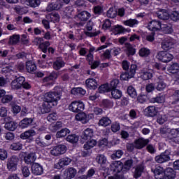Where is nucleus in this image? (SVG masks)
Wrapping results in <instances>:
<instances>
[{
	"label": "nucleus",
	"mask_w": 179,
	"mask_h": 179,
	"mask_svg": "<svg viewBox=\"0 0 179 179\" xmlns=\"http://www.w3.org/2000/svg\"><path fill=\"white\" fill-rule=\"evenodd\" d=\"M72 162V159L68 157L62 158L57 163L55 164V169L61 170V169L65 167V166H69Z\"/></svg>",
	"instance_id": "13"
},
{
	"label": "nucleus",
	"mask_w": 179,
	"mask_h": 179,
	"mask_svg": "<svg viewBox=\"0 0 179 179\" xmlns=\"http://www.w3.org/2000/svg\"><path fill=\"white\" fill-rule=\"evenodd\" d=\"M2 71L5 73L10 72V71H13V66L10 64H3L2 65Z\"/></svg>",
	"instance_id": "60"
},
{
	"label": "nucleus",
	"mask_w": 179,
	"mask_h": 179,
	"mask_svg": "<svg viewBox=\"0 0 179 179\" xmlns=\"http://www.w3.org/2000/svg\"><path fill=\"white\" fill-rule=\"evenodd\" d=\"M122 162L120 161H115L110 165V170L108 169H103L101 173L103 174L105 177H107L110 172L111 171L112 173L115 176H109L108 179H122Z\"/></svg>",
	"instance_id": "2"
},
{
	"label": "nucleus",
	"mask_w": 179,
	"mask_h": 179,
	"mask_svg": "<svg viewBox=\"0 0 179 179\" xmlns=\"http://www.w3.org/2000/svg\"><path fill=\"white\" fill-rule=\"evenodd\" d=\"M117 86H118V80H113L110 84L101 85L99 87V93H108V92H111L113 89H117Z\"/></svg>",
	"instance_id": "8"
},
{
	"label": "nucleus",
	"mask_w": 179,
	"mask_h": 179,
	"mask_svg": "<svg viewBox=\"0 0 179 179\" xmlns=\"http://www.w3.org/2000/svg\"><path fill=\"white\" fill-rule=\"evenodd\" d=\"M86 30L85 34L88 37H94L100 33L99 31L92 32V30H93V22H92V21H89L87 24Z\"/></svg>",
	"instance_id": "17"
},
{
	"label": "nucleus",
	"mask_w": 179,
	"mask_h": 179,
	"mask_svg": "<svg viewBox=\"0 0 179 179\" xmlns=\"http://www.w3.org/2000/svg\"><path fill=\"white\" fill-rule=\"evenodd\" d=\"M173 45L174 39L171 38H166L162 43V47L164 50H169V48H171Z\"/></svg>",
	"instance_id": "22"
},
{
	"label": "nucleus",
	"mask_w": 179,
	"mask_h": 179,
	"mask_svg": "<svg viewBox=\"0 0 179 179\" xmlns=\"http://www.w3.org/2000/svg\"><path fill=\"white\" fill-rule=\"evenodd\" d=\"M140 77L143 80H149L153 78V71L152 69H143L140 72Z\"/></svg>",
	"instance_id": "14"
},
{
	"label": "nucleus",
	"mask_w": 179,
	"mask_h": 179,
	"mask_svg": "<svg viewBox=\"0 0 179 179\" xmlns=\"http://www.w3.org/2000/svg\"><path fill=\"white\" fill-rule=\"evenodd\" d=\"M143 171V166L142 165L137 166L134 173L135 178H138L142 176V173Z\"/></svg>",
	"instance_id": "54"
},
{
	"label": "nucleus",
	"mask_w": 179,
	"mask_h": 179,
	"mask_svg": "<svg viewBox=\"0 0 179 179\" xmlns=\"http://www.w3.org/2000/svg\"><path fill=\"white\" fill-rule=\"evenodd\" d=\"M26 68L27 72H29V73H33V72H34V71L37 69V67H36V64L30 61L27 62Z\"/></svg>",
	"instance_id": "42"
},
{
	"label": "nucleus",
	"mask_w": 179,
	"mask_h": 179,
	"mask_svg": "<svg viewBox=\"0 0 179 179\" xmlns=\"http://www.w3.org/2000/svg\"><path fill=\"white\" fill-rule=\"evenodd\" d=\"M166 83H164V82L161 80L158 82L156 89L157 90L162 92V90H164V89H166Z\"/></svg>",
	"instance_id": "64"
},
{
	"label": "nucleus",
	"mask_w": 179,
	"mask_h": 179,
	"mask_svg": "<svg viewBox=\"0 0 179 179\" xmlns=\"http://www.w3.org/2000/svg\"><path fill=\"white\" fill-rule=\"evenodd\" d=\"M17 164H19V157L12 156L8 159L6 166L8 171H16L17 170Z\"/></svg>",
	"instance_id": "9"
},
{
	"label": "nucleus",
	"mask_w": 179,
	"mask_h": 179,
	"mask_svg": "<svg viewBox=\"0 0 179 179\" xmlns=\"http://www.w3.org/2000/svg\"><path fill=\"white\" fill-rule=\"evenodd\" d=\"M124 51L128 55H134L136 52V50L134 48L132 45L129 43H126L124 45Z\"/></svg>",
	"instance_id": "33"
},
{
	"label": "nucleus",
	"mask_w": 179,
	"mask_h": 179,
	"mask_svg": "<svg viewBox=\"0 0 179 179\" xmlns=\"http://www.w3.org/2000/svg\"><path fill=\"white\" fill-rule=\"evenodd\" d=\"M72 94H78L80 96H85L86 94V90L82 87L73 88L71 90Z\"/></svg>",
	"instance_id": "43"
},
{
	"label": "nucleus",
	"mask_w": 179,
	"mask_h": 179,
	"mask_svg": "<svg viewBox=\"0 0 179 179\" xmlns=\"http://www.w3.org/2000/svg\"><path fill=\"white\" fill-rule=\"evenodd\" d=\"M124 155V152H122V150H117L113 154L111 155V159L113 160H115V159H121L122 155Z\"/></svg>",
	"instance_id": "52"
},
{
	"label": "nucleus",
	"mask_w": 179,
	"mask_h": 179,
	"mask_svg": "<svg viewBox=\"0 0 179 179\" xmlns=\"http://www.w3.org/2000/svg\"><path fill=\"white\" fill-rule=\"evenodd\" d=\"M171 135L173 136V138H171V141L176 142V143H179V131L177 129H173L171 130V133H169V136Z\"/></svg>",
	"instance_id": "31"
},
{
	"label": "nucleus",
	"mask_w": 179,
	"mask_h": 179,
	"mask_svg": "<svg viewBox=\"0 0 179 179\" xmlns=\"http://www.w3.org/2000/svg\"><path fill=\"white\" fill-rule=\"evenodd\" d=\"M6 159H8V152L4 149H0V159L6 160Z\"/></svg>",
	"instance_id": "63"
},
{
	"label": "nucleus",
	"mask_w": 179,
	"mask_h": 179,
	"mask_svg": "<svg viewBox=\"0 0 179 179\" xmlns=\"http://www.w3.org/2000/svg\"><path fill=\"white\" fill-rule=\"evenodd\" d=\"M22 175L24 178H27V177H30V169L27 166H22L21 168Z\"/></svg>",
	"instance_id": "49"
},
{
	"label": "nucleus",
	"mask_w": 179,
	"mask_h": 179,
	"mask_svg": "<svg viewBox=\"0 0 179 179\" xmlns=\"http://www.w3.org/2000/svg\"><path fill=\"white\" fill-rule=\"evenodd\" d=\"M78 171L74 168H68L64 171V178L65 179H72L75 178Z\"/></svg>",
	"instance_id": "20"
},
{
	"label": "nucleus",
	"mask_w": 179,
	"mask_h": 179,
	"mask_svg": "<svg viewBox=\"0 0 179 179\" xmlns=\"http://www.w3.org/2000/svg\"><path fill=\"white\" fill-rule=\"evenodd\" d=\"M124 26H128L129 27H136L137 24H139V21L136 19H129L123 22Z\"/></svg>",
	"instance_id": "32"
},
{
	"label": "nucleus",
	"mask_w": 179,
	"mask_h": 179,
	"mask_svg": "<svg viewBox=\"0 0 179 179\" xmlns=\"http://www.w3.org/2000/svg\"><path fill=\"white\" fill-rule=\"evenodd\" d=\"M40 3H41L40 0H25L24 1V5L31 8H37V6H40Z\"/></svg>",
	"instance_id": "29"
},
{
	"label": "nucleus",
	"mask_w": 179,
	"mask_h": 179,
	"mask_svg": "<svg viewBox=\"0 0 179 179\" xmlns=\"http://www.w3.org/2000/svg\"><path fill=\"white\" fill-rule=\"evenodd\" d=\"M93 129L87 128L81 134V139H83V141H89V139H92V138H93Z\"/></svg>",
	"instance_id": "21"
},
{
	"label": "nucleus",
	"mask_w": 179,
	"mask_h": 179,
	"mask_svg": "<svg viewBox=\"0 0 179 179\" xmlns=\"http://www.w3.org/2000/svg\"><path fill=\"white\" fill-rule=\"evenodd\" d=\"M149 143V140L144 139V138H138L136 140L134 143V146L137 149H142L143 148H145L146 145Z\"/></svg>",
	"instance_id": "24"
},
{
	"label": "nucleus",
	"mask_w": 179,
	"mask_h": 179,
	"mask_svg": "<svg viewBox=\"0 0 179 179\" xmlns=\"http://www.w3.org/2000/svg\"><path fill=\"white\" fill-rule=\"evenodd\" d=\"M57 78H58V74L57 73L53 72L50 73L48 77H45L43 79V83H52V82H54V80H55Z\"/></svg>",
	"instance_id": "35"
},
{
	"label": "nucleus",
	"mask_w": 179,
	"mask_h": 179,
	"mask_svg": "<svg viewBox=\"0 0 179 179\" xmlns=\"http://www.w3.org/2000/svg\"><path fill=\"white\" fill-rule=\"evenodd\" d=\"M31 170L35 176H41V174L44 173L43 166L37 163H34L31 165Z\"/></svg>",
	"instance_id": "19"
},
{
	"label": "nucleus",
	"mask_w": 179,
	"mask_h": 179,
	"mask_svg": "<svg viewBox=\"0 0 179 179\" xmlns=\"http://www.w3.org/2000/svg\"><path fill=\"white\" fill-rule=\"evenodd\" d=\"M156 179H174L176 173L171 168H168L164 171L162 166H157L155 169H152Z\"/></svg>",
	"instance_id": "3"
},
{
	"label": "nucleus",
	"mask_w": 179,
	"mask_h": 179,
	"mask_svg": "<svg viewBox=\"0 0 179 179\" xmlns=\"http://www.w3.org/2000/svg\"><path fill=\"white\" fill-rule=\"evenodd\" d=\"M25 79L24 77H18L11 83V87L12 89H20L23 85V83L24 82Z\"/></svg>",
	"instance_id": "18"
},
{
	"label": "nucleus",
	"mask_w": 179,
	"mask_h": 179,
	"mask_svg": "<svg viewBox=\"0 0 179 179\" xmlns=\"http://www.w3.org/2000/svg\"><path fill=\"white\" fill-rule=\"evenodd\" d=\"M147 28L151 31H159V30H163L165 33H171L172 31L171 27L162 24L156 20L150 21L147 25Z\"/></svg>",
	"instance_id": "4"
},
{
	"label": "nucleus",
	"mask_w": 179,
	"mask_h": 179,
	"mask_svg": "<svg viewBox=\"0 0 179 179\" xmlns=\"http://www.w3.org/2000/svg\"><path fill=\"white\" fill-rule=\"evenodd\" d=\"M66 146L65 145H59L55 146L50 150V155L52 156H59L60 155H64L66 152Z\"/></svg>",
	"instance_id": "11"
},
{
	"label": "nucleus",
	"mask_w": 179,
	"mask_h": 179,
	"mask_svg": "<svg viewBox=\"0 0 179 179\" xmlns=\"http://www.w3.org/2000/svg\"><path fill=\"white\" fill-rule=\"evenodd\" d=\"M6 129H8V131H15L16 128H17V123L10 121L8 122H6L5 124Z\"/></svg>",
	"instance_id": "41"
},
{
	"label": "nucleus",
	"mask_w": 179,
	"mask_h": 179,
	"mask_svg": "<svg viewBox=\"0 0 179 179\" xmlns=\"http://www.w3.org/2000/svg\"><path fill=\"white\" fill-rule=\"evenodd\" d=\"M145 113H146L149 117H155L158 113L157 108L155 106H148L145 109Z\"/></svg>",
	"instance_id": "27"
},
{
	"label": "nucleus",
	"mask_w": 179,
	"mask_h": 179,
	"mask_svg": "<svg viewBox=\"0 0 179 179\" xmlns=\"http://www.w3.org/2000/svg\"><path fill=\"white\" fill-rule=\"evenodd\" d=\"M68 134H71V130L67 128L62 129L60 131H58L56 134L57 138H65Z\"/></svg>",
	"instance_id": "38"
},
{
	"label": "nucleus",
	"mask_w": 179,
	"mask_h": 179,
	"mask_svg": "<svg viewBox=\"0 0 179 179\" xmlns=\"http://www.w3.org/2000/svg\"><path fill=\"white\" fill-rule=\"evenodd\" d=\"M85 85L88 89H93L94 90L97 89V81L93 78H88L85 81Z\"/></svg>",
	"instance_id": "25"
},
{
	"label": "nucleus",
	"mask_w": 179,
	"mask_h": 179,
	"mask_svg": "<svg viewBox=\"0 0 179 179\" xmlns=\"http://www.w3.org/2000/svg\"><path fill=\"white\" fill-rule=\"evenodd\" d=\"M33 122V119L31 118H24L20 122V128L24 129L29 127V125H31V123Z\"/></svg>",
	"instance_id": "34"
},
{
	"label": "nucleus",
	"mask_w": 179,
	"mask_h": 179,
	"mask_svg": "<svg viewBox=\"0 0 179 179\" xmlns=\"http://www.w3.org/2000/svg\"><path fill=\"white\" fill-rule=\"evenodd\" d=\"M110 124H111V120H110V118L106 117L101 118L98 123V124L100 127H108V125H110Z\"/></svg>",
	"instance_id": "40"
},
{
	"label": "nucleus",
	"mask_w": 179,
	"mask_h": 179,
	"mask_svg": "<svg viewBox=\"0 0 179 179\" xmlns=\"http://www.w3.org/2000/svg\"><path fill=\"white\" fill-rule=\"evenodd\" d=\"M156 57L159 61H162V62H170L173 58V55L167 51L159 52Z\"/></svg>",
	"instance_id": "10"
},
{
	"label": "nucleus",
	"mask_w": 179,
	"mask_h": 179,
	"mask_svg": "<svg viewBox=\"0 0 179 179\" xmlns=\"http://www.w3.org/2000/svg\"><path fill=\"white\" fill-rule=\"evenodd\" d=\"M76 17H78V19H80V20H82L83 22H85L86 20H89V19L92 17V14L88 11L84 10L79 13L76 15Z\"/></svg>",
	"instance_id": "23"
},
{
	"label": "nucleus",
	"mask_w": 179,
	"mask_h": 179,
	"mask_svg": "<svg viewBox=\"0 0 179 179\" xmlns=\"http://www.w3.org/2000/svg\"><path fill=\"white\" fill-rule=\"evenodd\" d=\"M127 93L130 97H132L133 99H135L136 97V90L132 86H129L127 88Z\"/></svg>",
	"instance_id": "50"
},
{
	"label": "nucleus",
	"mask_w": 179,
	"mask_h": 179,
	"mask_svg": "<svg viewBox=\"0 0 179 179\" xmlns=\"http://www.w3.org/2000/svg\"><path fill=\"white\" fill-rule=\"evenodd\" d=\"M66 141L69 142V143L75 144L77 142H79V136L76 134H70L67 136Z\"/></svg>",
	"instance_id": "36"
},
{
	"label": "nucleus",
	"mask_w": 179,
	"mask_h": 179,
	"mask_svg": "<svg viewBox=\"0 0 179 179\" xmlns=\"http://www.w3.org/2000/svg\"><path fill=\"white\" fill-rule=\"evenodd\" d=\"M65 66V62L62 61V58H58L53 64L54 69L58 71V69H61V68H64Z\"/></svg>",
	"instance_id": "37"
},
{
	"label": "nucleus",
	"mask_w": 179,
	"mask_h": 179,
	"mask_svg": "<svg viewBox=\"0 0 179 179\" xmlns=\"http://www.w3.org/2000/svg\"><path fill=\"white\" fill-rule=\"evenodd\" d=\"M168 71L170 73H177L179 72V65L177 63H173L168 67Z\"/></svg>",
	"instance_id": "46"
},
{
	"label": "nucleus",
	"mask_w": 179,
	"mask_h": 179,
	"mask_svg": "<svg viewBox=\"0 0 179 179\" xmlns=\"http://www.w3.org/2000/svg\"><path fill=\"white\" fill-rule=\"evenodd\" d=\"M107 16L108 17L114 18L115 16H117V9H115V7L110 8L109 10L107 12Z\"/></svg>",
	"instance_id": "51"
},
{
	"label": "nucleus",
	"mask_w": 179,
	"mask_h": 179,
	"mask_svg": "<svg viewBox=\"0 0 179 179\" xmlns=\"http://www.w3.org/2000/svg\"><path fill=\"white\" fill-rule=\"evenodd\" d=\"M46 19L51 20L53 23H58L59 22V15L57 13H54L50 15H46Z\"/></svg>",
	"instance_id": "44"
},
{
	"label": "nucleus",
	"mask_w": 179,
	"mask_h": 179,
	"mask_svg": "<svg viewBox=\"0 0 179 179\" xmlns=\"http://www.w3.org/2000/svg\"><path fill=\"white\" fill-rule=\"evenodd\" d=\"M110 129L112 132H118L121 129V127L120 126V123L115 122L112 124Z\"/></svg>",
	"instance_id": "62"
},
{
	"label": "nucleus",
	"mask_w": 179,
	"mask_h": 179,
	"mask_svg": "<svg viewBox=\"0 0 179 179\" xmlns=\"http://www.w3.org/2000/svg\"><path fill=\"white\" fill-rule=\"evenodd\" d=\"M57 0L55 3H49L46 8V12H52V10H59L62 6H64V3H66V5H68L69 2H71V0Z\"/></svg>",
	"instance_id": "6"
},
{
	"label": "nucleus",
	"mask_w": 179,
	"mask_h": 179,
	"mask_svg": "<svg viewBox=\"0 0 179 179\" xmlns=\"http://www.w3.org/2000/svg\"><path fill=\"white\" fill-rule=\"evenodd\" d=\"M94 118V115L93 113L87 114L85 112L79 113L76 115L75 120L81 122V124H87L90 120Z\"/></svg>",
	"instance_id": "5"
},
{
	"label": "nucleus",
	"mask_w": 179,
	"mask_h": 179,
	"mask_svg": "<svg viewBox=\"0 0 179 179\" xmlns=\"http://www.w3.org/2000/svg\"><path fill=\"white\" fill-rule=\"evenodd\" d=\"M96 162L101 166H103L107 163V158L103 155H99L96 158Z\"/></svg>",
	"instance_id": "47"
},
{
	"label": "nucleus",
	"mask_w": 179,
	"mask_h": 179,
	"mask_svg": "<svg viewBox=\"0 0 179 179\" xmlns=\"http://www.w3.org/2000/svg\"><path fill=\"white\" fill-rule=\"evenodd\" d=\"M110 92H111V96L113 99H118L122 97V92L120 90L114 88V89H112Z\"/></svg>",
	"instance_id": "39"
},
{
	"label": "nucleus",
	"mask_w": 179,
	"mask_h": 179,
	"mask_svg": "<svg viewBox=\"0 0 179 179\" xmlns=\"http://www.w3.org/2000/svg\"><path fill=\"white\" fill-rule=\"evenodd\" d=\"M36 131L34 129H29L26 131L25 132L20 134L21 139L29 141V142H33L34 141V138L33 136H36Z\"/></svg>",
	"instance_id": "12"
},
{
	"label": "nucleus",
	"mask_w": 179,
	"mask_h": 179,
	"mask_svg": "<svg viewBox=\"0 0 179 179\" xmlns=\"http://www.w3.org/2000/svg\"><path fill=\"white\" fill-rule=\"evenodd\" d=\"M102 106L103 107H105V108H113L114 103L110 100L105 99L102 102Z\"/></svg>",
	"instance_id": "53"
},
{
	"label": "nucleus",
	"mask_w": 179,
	"mask_h": 179,
	"mask_svg": "<svg viewBox=\"0 0 179 179\" xmlns=\"http://www.w3.org/2000/svg\"><path fill=\"white\" fill-rule=\"evenodd\" d=\"M10 106H11V111L12 113H13V114H19V113H20L22 110L20 106L13 103H10Z\"/></svg>",
	"instance_id": "55"
},
{
	"label": "nucleus",
	"mask_w": 179,
	"mask_h": 179,
	"mask_svg": "<svg viewBox=\"0 0 179 179\" xmlns=\"http://www.w3.org/2000/svg\"><path fill=\"white\" fill-rule=\"evenodd\" d=\"M34 43L37 45H39V48L43 51V52H47V47H50V42L47 41L43 43V38H36L34 39Z\"/></svg>",
	"instance_id": "16"
},
{
	"label": "nucleus",
	"mask_w": 179,
	"mask_h": 179,
	"mask_svg": "<svg viewBox=\"0 0 179 179\" xmlns=\"http://www.w3.org/2000/svg\"><path fill=\"white\" fill-rule=\"evenodd\" d=\"M98 146L101 148H106V146H108V140L107 138H102L99 141Z\"/></svg>",
	"instance_id": "59"
},
{
	"label": "nucleus",
	"mask_w": 179,
	"mask_h": 179,
	"mask_svg": "<svg viewBox=\"0 0 179 179\" xmlns=\"http://www.w3.org/2000/svg\"><path fill=\"white\" fill-rule=\"evenodd\" d=\"M59 89L58 87L49 92L44 94L42 100L43 103L39 108L40 114H45L51 111L52 107L58 104V101L61 100V96L59 95Z\"/></svg>",
	"instance_id": "1"
},
{
	"label": "nucleus",
	"mask_w": 179,
	"mask_h": 179,
	"mask_svg": "<svg viewBox=\"0 0 179 179\" xmlns=\"http://www.w3.org/2000/svg\"><path fill=\"white\" fill-rule=\"evenodd\" d=\"M69 110L71 113H80L85 110V103L82 101H74L69 104Z\"/></svg>",
	"instance_id": "7"
},
{
	"label": "nucleus",
	"mask_w": 179,
	"mask_h": 179,
	"mask_svg": "<svg viewBox=\"0 0 179 179\" xmlns=\"http://www.w3.org/2000/svg\"><path fill=\"white\" fill-rule=\"evenodd\" d=\"M36 159H37V157L36 156V153L34 152L27 154L24 157V162L27 164H30V163H34V162H36Z\"/></svg>",
	"instance_id": "26"
},
{
	"label": "nucleus",
	"mask_w": 179,
	"mask_h": 179,
	"mask_svg": "<svg viewBox=\"0 0 179 179\" xmlns=\"http://www.w3.org/2000/svg\"><path fill=\"white\" fill-rule=\"evenodd\" d=\"M170 160V150H166L165 152L155 157L157 163H164Z\"/></svg>",
	"instance_id": "15"
},
{
	"label": "nucleus",
	"mask_w": 179,
	"mask_h": 179,
	"mask_svg": "<svg viewBox=\"0 0 179 179\" xmlns=\"http://www.w3.org/2000/svg\"><path fill=\"white\" fill-rule=\"evenodd\" d=\"M96 145H97V141L90 138L87 140L86 143L84 144V149H85V150H90V149L94 148Z\"/></svg>",
	"instance_id": "28"
},
{
	"label": "nucleus",
	"mask_w": 179,
	"mask_h": 179,
	"mask_svg": "<svg viewBox=\"0 0 179 179\" xmlns=\"http://www.w3.org/2000/svg\"><path fill=\"white\" fill-rule=\"evenodd\" d=\"M11 100H13V96L4 95L1 99V103H3V104H6V103H10Z\"/></svg>",
	"instance_id": "57"
},
{
	"label": "nucleus",
	"mask_w": 179,
	"mask_h": 179,
	"mask_svg": "<svg viewBox=\"0 0 179 179\" xmlns=\"http://www.w3.org/2000/svg\"><path fill=\"white\" fill-rule=\"evenodd\" d=\"M138 55L140 57H149L150 55V50L147 48H142L139 50Z\"/></svg>",
	"instance_id": "45"
},
{
	"label": "nucleus",
	"mask_w": 179,
	"mask_h": 179,
	"mask_svg": "<svg viewBox=\"0 0 179 179\" xmlns=\"http://www.w3.org/2000/svg\"><path fill=\"white\" fill-rule=\"evenodd\" d=\"M62 127V122H57L55 124H52L50 125V129L52 132H57L59 128Z\"/></svg>",
	"instance_id": "48"
},
{
	"label": "nucleus",
	"mask_w": 179,
	"mask_h": 179,
	"mask_svg": "<svg viewBox=\"0 0 179 179\" xmlns=\"http://www.w3.org/2000/svg\"><path fill=\"white\" fill-rule=\"evenodd\" d=\"M19 40H20V36L19 35H13L10 38V43L16 44L17 43H19Z\"/></svg>",
	"instance_id": "61"
},
{
	"label": "nucleus",
	"mask_w": 179,
	"mask_h": 179,
	"mask_svg": "<svg viewBox=\"0 0 179 179\" xmlns=\"http://www.w3.org/2000/svg\"><path fill=\"white\" fill-rule=\"evenodd\" d=\"M136 68L137 66L136 64H132L131 66L129 72L128 73L130 78H134V76H135V73H136Z\"/></svg>",
	"instance_id": "58"
},
{
	"label": "nucleus",
	"mask_w": 179,
	"mask_h": 179,
	"mask_svg": "<svg viewBox=\"0 0 179 179\" xmlns=\"http://www.w3.org/2000/svg\"><path fill=\"white\" fill-rule=\"evenodd\" d=\"M124 32V28L121 25H116L113 27V33L114 34H120Z\"/></svg>",
	"instance_id": "56"
},
{
	"label": "nucleus",
	"mask_w": 179,
	"mask_h": 179,
	"mask_svg": "<svg viewBox=\"0 0 179 179\" xmlns=\"http://www.w3.org/2000/svg\"><path fill=\"white\" fill-rule=\"evenodd\" d=\"M159 19H162V20H167L170 19V14L166 10H160L157 13Z\"/></svg>",
	"instance_id": "30"
}]
</instances>
